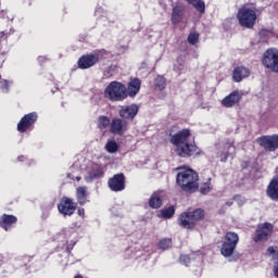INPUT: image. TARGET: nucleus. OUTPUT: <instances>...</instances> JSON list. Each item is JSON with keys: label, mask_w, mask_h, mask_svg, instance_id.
Segmentation results:
<instances>
[{"label": "nucleus", "mask_w": 278, "mask_h": 278, "mask_svg": "<svg viewBox=\"0 0 278 278\" xmlns=\"http://www.w3.org/2000/svg\"><path fill=\"white\" fill-rule=\"evenodd\" d=\"M240 99H242V96H240V92L232 91L222 100V105L224 108H233V105H236L237 103H240Z\"/></svg>", "instance_id": "17"}, {"label": "nucleus", "mask_w": 278, "mask_h": 278, "mask_svg": "<svg viewBox=\"0 0 278 278\" xmlns=\"http://www.w3.org/2000/svg\"><path fill=\"white\" fill-rule=\"evenodd\" d=\"M23 157L25 156H18V162H23Z\"/></svg>", "instance_id": "41"}, {"label": "nucleus", "mask_w": 278, "mask_h": 278, "mask_svg": "<svg viewBox=\"0 0 278 278\" xmlns=\"http://www.w3.org/2000/svg\"><path fill=\"white\" fill-rule=\"evenodd\" d=\"M262 64L265 68H269L273 73H278V50L268 49L262 59Z\"/></svg>", "instance_id": "6"}, {"label": "nucleus", "mask_w": 278, "mask_h": 278, "mask_svg": "<svg viewBox=\"0 0 278 278\" xmlns=\"http://www.w3.org/2000/svg\"><path fill=\"white\" fill-rule=\"evenodd\" d=\"M212 191V184L210 182H205L201 188H200V192L202 194H207V192Z\"/></svg>", "instance_id": "35"}, {"label": "nucleus", "mask_w": 278, "mask_h": 278, "mask_svg": "<svg viewBox=\"0 0 278 278\" xmlns=\"http://www.w3.org/2000/svg\"><path fill=\"white\" fill-rule=\"evenodd\" d=\"M101 177H103V167H101V165L93 164L91 169L88 170L85 180L90 184V181L101 179Z\"/></svg>", "instance_id": "16"}, {"label": "nucleus", "mask_w": 278, "mask_h": 278, "mask_svg": "<svg viewBox=\"0 0 278 278\" xmlns=\"http://www.w3.org/2000/svg\"><path fill=\"white\" fill-rule=\"evenodd\" d=\"M140 108L138 104L124 105L121 108L118 114L123 121H134L138 115Z\"/></svg>", "instance_id": "11"}, {"label": "nucleus", "mask_w": 278, "mask_h": 278, "mask_svg": "<svg viewBox=\"0 0 278 278\" xmlns=\"http://www.w3.org/2000/svg\"><path fill=\"white\" fill-rule=\"evenodd\" d=\"M189 2L198 12H205V2L203 0H186Z\"/></svg>", "instance_id": "28"}, {"label": "nucleus", "mask_w": 278, "mask_h": 278, "mask_svg": "<svg viewBox=\"0 0 278 278\" xmlns=\"http://www.w3.org/2000/svg\"><path fill=\"white\" fill-rule=\"evenodd\" d=\"M141 84L142 83L138 78L130 80V83L128 84V96L136 97V94L140 92Z\"/></svg>", "instance_id": "24"}, {"label": "nucleus", "mask_w": 278, "mask_h": 278, "mask_svg": "<svg viewBox=\"0 0 278 278\" xmlns=\"http://www.w3.org/2000/svg\"><path fill=\"white\" fill-rule=\"evenodd\" d=\"M2 92H8L10 90V84L8 80H3L0 86Z\"/></svg>", "instance_id": "36"}, {"label": "nucleus", "mask_w": 278, "mask_h": 278, "mask_svg": "<svg viewBox=\"0 0 278 278\" xmlns=\"http://www.w3.org/2000/svg\"><path fill=\"white\" fill-rule=\"evenodd\" d=\"M233 153H236V146H233V141H228L224 144L223 150L218 152V157L220 162H227V157L233 155Z\"/></svg>", "instance_id": "18"}, {"label": "nucleus", "mask_w": 278, "mask_h": 278, "mask_svg": "<svg viewBox=\"0 0 278 278\" xmlns=\"http://www.w3.org/2000/svg\"><path fill=\"white\" fill-rule=\"evenodd\" d=\"M98 62H99V54L83 55L78 60V67H80L81 70L92 68V66H94V64H97Z\"/></svg>", "instance_id": "14"}, {"label": "nucleus", "mask_w": 278, "mask_h": 278, "mask_svg": "<svg viewBox=\"0 0 278 278\" xmlns=\"http://www.w3.org/2000/svg\"><path fill=\"white\" fill-rule=\"evenodd\" d=\"M178 172L176 184L179 185L184 192H197L199 190V174L188 167H177Z\"/></svg>", "instance_id": "2"}, {"label": "nucleus", "mask_w": 278, "mask_h": 278, "mask_svg": "<svg viewBox=\"0 0 278 278\" xmlns=\"http://www.w3.org/2000/svg\"><path fill=\"white\" fill-rule=\"evenodd\" d=\"M189 45H197L199 42V33L191 31L188 36Z\"/></svg>", "instance_id": "33"}, {"label": "nucleus", "mask_w": 278, "mask_h": 278, "mask_svg": "<svg viewBox=\"0 0 278 278\" xmlns=\"http://www.w3.org/2000/svg\"><path fill=\"white\" fill-rule=\"evenodd\" d=\"M169 142L176 147V153L180 157H192L199 153V148L192 140L190 129H182L170 136Z\"/></svg>", "instance_id": "1"}, {"label": "nucleus", "mask_w": 278, "mask_h": 278, "mask_svg": "<svg viewBox=\"0 0 278 278\" xmlns=\"http://www.w3.org/2000/svg\"><path fill=\"white\" fill-rule=\"evenodd\" d=\"M79 179H80V178H79V177H77V181H79Z\"/></svg>", "instance_id": "43"}, {"label": "nucleus", "mask_w": 278, "mask_h": 278, "mask_svg": "<svg viewBox=\"0 0 278 278\" xmlns=\"http://www.w3.org/2000/svg\"><path fill=\"white\" fill-rule=\"evenodd\" d=\"M17 218L14 215H2L0 218V226L2 229H5V231H10L11 227L15 225Z\"/></svg>", "instance_id": "21"}, {"label": "nucleus", "mask_w": 278, "mask_h": 278, "mask_svg": "<svg viewBox=\"0 0 278 278\" xmlns=\"http://www.w3.org/2000/svg\"><path fill=\"white\" fill-rule=\"evenodd\" d=\"M267 255L273 260H278V250L277 248L270 247L267 249Z\"/></svg>", "instance_id": "34"}, {"label": "nucleus", "mask_w": 278, "mask_h": 278, "mask_svg": "<svg viewBox=\"0 0 278 278\" xmlns=\"http://www.w3.org/2000/svg\"><path fill=\"white\" fill-rule=\"evenodd\" d=\"M267 197L271 201H278V176L274 177L267 187Z\"/></svg>", "instance_id": "20"}, {"label": "nucleus", "mask_w": 278, "mask_h": 278, "mask_svg": "<svg viewBox=\"0 0 278 278\" xmlns=\"http://www.w3.org/2000/svg\"><path fill=\"white\" fill-rule=\"evenodd\" d=\"M233 201H236V203H238V205H244V199L240 195H236L233 198Z\"/></svg>", "instance_id": "38"}, {"label": "nucleus", "mask_w": 278, "mask_h": 278, "mask_svg": "<svg viewBox=\"0 0 278 278\" xmlns=\"http://www.w3.org/2000/svg\"><path fill=\"white\" fill-rule=\"evenodd\" d=\"M238 242H240L238 233L227 232L220 249L222 255H224V257H231V255H233V251H236V247H238Z\"/></svg>", "instance_id": "5"}, {"label": "nucleus", "mask_w": 278, "mask_h": 278, "mask_svg": "<svg viewBox=\"0 0 278 278\" xmlns=\"http://www.w3.org/2000/svg\"><path fill=\"white\" fill-rule=\"evenodd\" d=\"M238 21L241 27L253 29L255 21H257V14L255 10L249 8H241L237 14Z\"/></svg>", "instance_id": "4"}, {"label": "nucleus", "mask_w": 278, "mask_h": 278, "mask_svg": "<svg viewBox=\"0 0 278 278\" xmlns=\"http://www.w3.org/2000/svg\"><path fill=\"white\" fill-rule=\"evenodd\" d=\"M104 96L106 99H110V101H124V99H127V87L114 80L105 88Z\"/></svg>", "instance_id": "3"}, {"label": "nucleus", "mask_w": 278, "mask_h": 278, "mask_svg": "<svg viewBox=\"0 0 278 278\" xmlns=\"http://www.w3.org/2000/svg\"><path fill=\"white\" fill-rule=\"evenodd\" d=\"M172 244H173V240L162 239L159 243V249H162V251H166V249H170Z\"/></svg>", "instance_id": "32"}, {"label": "nucleus", "mask_w": 278, "mask_h": 278, "mask_svg": "<svg viewBox=\"0 0 278 278\" xmlns=\"http://www.w3.org/2000/svg\"><path fill=\"white\" fill-rule=\"evenodd\" d=\"M108 185L112 192H123V190L125 189V175H114L112 178L109 179Z\"/></svg>", "instance_id": "13"}, {"label": "nucleus", "mask_w": 278, "mask_h": 278, "mask_svg": "<svg viewBox=\"0 0 278 278\" xmlns=\"http://www.w3.org/2000/svg\"><path fill=\"white\" fill-rule=\"evenodd\" d=\"M38 60H39V62H45L46 59H45V56H39Z\"/></svg>", "instance_id": "40"}, {"label": "nucleus", "mask_w": 278, "mask_h": 278, "mask_svg": "<svg viewBox=\"0 0 278 278\" xmlns=\"http://www.w3.org/2000/svg\"><path fill=\"white\" fill-rule=\"evenodd\" d=\"M251 75V71L244 66H238L233 70L232 79L233 81L240 83L244 78Z\"/></svg>", "instance_id": "19"}, {"label": "nucleus", "mask_w": 278, "mask_h": 278, "mask_svg": "<svg viewBox=\"0 0 278 278\" xmlns=\"http://www.w3.org/2000/svg\"><path fill=\"white\" fill-rule=\"evenodd\" d=\"M189 262H190V256H188V255H181L180 256V263L185 264V266H188Z\"/></svg>", "instance_id": "37"}, {"label": "nucleus", "mask_w": 278, "mask_h": 278, "mask_svg": "<svg viewBox=\"0 0 278 278\" xmlns=\"http://www.w3.org/2000/svg\"><path fill=\"white\" fill-rule=\"evenodd\" d=\"M155 90H164L166 88V79L163 76H157L154 80Z\"/></svg>", "instance_id": "29"}, {"label": "nucleus", "mask_w": 278, "mask_h": 278, "mask_svg": "<svg viewBox=\"0 0 278 278\" xmlns=\"http://www.w3.org/2000/svg\"><path fill=\"white\" fill-rule=\"evenodd\" d=\"M110 125H111L110 117L104 116V115L99 117V121H98L99 129H105V128L110 127Z\"/></svg>", "instance_id": "30"}, {"label": "nucleus", "mask_w": 278, "mask_h": 278, "mask_svg": "<svg viewBox=\"0 0 278 278\" xmlns=\"http://www.w3.org/2000/svg\"><path fill=\"white\" fill-rule=\"evenodd\" d=\"M149 205L153 210H157L159 207H162V198L160 197V194L157 193L152 194L149 201Z\"/></svg>", "instance_id": "26"}, {"label": "nucleus", "mask_w": 278, "mask_h": 278, "mask_svg": "<svg viewBox=\"0 0 278 278\" xmlns=\"http://www.w3.org/2000/svg\"><path fill=\"white\" fill-rule=\"evenodd\" d=\"M77 214L80 218H84L86 216V211L84 208H78Z\"/></svg>", "instance_id": "39"}, {"label": "nucleus", "mask_w": 278, "mask_h": 278, "mask_svg": "<svg viewBox=\"0 0 278 278\" xmlns=\"http://www.w3.org/2000/svg\"><path fill=\"white\" fill-rule=\"evenodd\" d=\"M127 129H129V123H127L126 119H121L118 117L112 119L110 125V131L114 136H123V134H125Z\"/></svg>", "instance_id": "10"}, {"label": "nucleus", "mask_w": 278, "mask_h": 278, "mask_svg": "<svg viewBox=\"0 0 278 278\" xmlns=\"http://www.w3.org/2000/svg\"><path fill=\"white\" fill-rule=\"evenodd\" d=\"M178 225L184 229H194V227L197 226L194 219H192V215H190L189 212L180 214L178 218Z\"/></svg>", "instance_id": "15"}, {"label": "nucleus", "mask_w": 278, "mask_h": 278, "mask_svg": "<svg viewBox=\"0 0 278 278\" xmlns=\"http://www.w3.org/2000/svg\"><path fill=\"white\" fill-rule=\"evenodd\" d=\"M232 204H233L232 202H228V203H227V205H229V206L232 205Z\"/></svg>", "instance_id": "42"}, {"label": "nucleus", "mask_w": 278, "mask_h": 278, "mask_svg": "<svg viewBox=\"0 0 278 278\" xmlns=\"http://www.w3.org/2000/svg\"><path fill=\"white\" fill-rule=\"evenodd\" d=\"M38 121V113L33 112L29 114H26L17 124V131H21V134L27 131L34 123Z\"/></svg>", "instance_id": "12"}, {"label": "nucleus", "mask_w": 278, "mask_h": 278, "mask_svg": "<svg viewBox=\"0 0 278 278\" xmlns=\"http://www.w3.org/2000/svg\"><path fill=\"white\" fill-rule=\"evenodd\" d=\"M184 21V7L181 5H176L173 8V13H172V23L174 25H179Z\"/></svg>", "instance_id": "22"}, {"label": "nucleus", "mask_w": 278, "mask_h": 278, "mask_svg": "<svg viewBox=\"0 0 278 278\" xmlns=\"http://www.w3.org/2000/svg\"><path fill=\"white\" fill-rule=\"evenodd\" d=\"M60 214L63 216H73L75 210H77V203L73 202V199L63 197L58 205Z\"/></svg>", "instance_id": "7"}, {"label": "nucleus", "mask_w": 278, "mask_h": 278, "mask_svg": "<svg viewBox=\"0 0 278 278\" xmlns=\"http://www.w3.org/2000/svg\"><path fill=\"white\" fill-rule=\"evenodd\" d=\"M260 147L265 151L274 152L278 149V135L263 136L257 139Z\"/></svg>", "instance_id": "9"}, {"label": "nucleus", "mask_w": 278, "mask_h": 278, "mask_svg": "<svg viewBox=\"0 0 278 278\" xmlns=\"http://www.w3.org/2000/svg\"><path fill=\"white\" fill-rule=\"evenodd\" d=\"M105 149L108 153H116V151H118V143H116V141L114 140L108 141L105 144Z\"/></svg>", "instance_id": "31"}, {"label": "nucleus", "mask_w": 278, "mask_h": 278, "mask_svg": "<svg viewBox=\"0 0 278 278\" xmlns=\"http://www.w3.org/2000/svg\"><path fill=\"white\" fill-rule=\"evenodd\" d=\"M189 214L195 224L205 218V211L202 208H197L193 212H189Z\"/></svg>", "instance_id": "25"}, {"label": "nucleus", "mask_w": 278, "mask_h": 278, "mask_svg": "<svg viewBox=\"0 0 278 278\" xmlns=\"http://www.w3.org/2000/svg\"><path fill=\"white\" fill-rule=\"evenodd\" d=\"M173 216H175V207L169 206L167 208L161 210L159 218H173Z\"/></svg>", "instance_id": "27"}, {"label": "nucleus", "mask_w": 278, "mask_h": 278, "mask_svg": "<svg viewBox=\"0 0 278 278\" xmlns=\"http://www.w3.org/2000/svg\"><path fill=\"white\" fill-rule=\"evenodd\" d=\"M77 201L80 205L88 203V187H78L76 189Z\"/></svg>", "instance_id": "23"}, {"label": "nucleus", "mask_w": 278, "mask_h": 278, "mask_svg": "<svg viewBox=\"0 0 278 278\" xmlns=\"http://www.w3.org/2000/svg\"><path fill=\"white\" fill-rule=\"evenodd\" d=\"M270 236H273V224L265 223L258 225L253 240L254 242H266Z\"/></svg>", "instance_id": "8"}]
</instances>
